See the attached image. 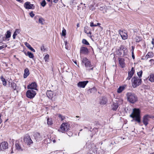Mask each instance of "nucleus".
Segmentation results:
<instances>
[{
    "mask_svg": "<svg viewBox=\"0 0 154 154\" xmlns=\"http://www.w3.org/2000/svg\"><path fill=\"white\" fill-rule=\"evenodd\" d=\"M88 49L84 47H82L80 49V54H86L88 53Z\"/></svg>",
    "mask_w": 154,
    "mask_h": 154,
    "instance_id": "16",
    "label": "nucleus"
},
{
    "mask_svg": "<svg viewBox=\"0 0 154 154\" xmlns=\"http://www.w3.org/2000/svg\"><path fill=\"white\" fill-rule=\"evenodd\" d=\"M44 21V20L42 17L40 18L38 20V22L40 23H41L42 25H43V22Z\"/></svg>",
    "mask_w": 154,
    "mask_h": 154,
    "instance_id": "33",
    "label": "nucleus"
},
{
    "mask_svg": "<svg viewBox=\"0 0 154 154\" xmlns=\"http://www.w3.org/2000/svg\"><path fill=\"white\" fill-rule=\"evenodd\" d=\"M88 82V81L79 82L77 84L78 86L80 88H84L87 83Z\"/></svg>",
    "mask_w": 154,
    "mask_h": 154,
    "instance_id": "11",
    "label": "nucleus"
},
{
    "mask_svg": "<svg viewBox=\"0 0 154 154\" xmlns=\"http://www.w3.org/2000/svg\"><path fill=\"white\" fill-rule=\"evenodd\" d=\"M7 47V45L4 44L2 46H0V50L2 49L3 48H5Z\"/></svg>",
    "mask_w": 154,
    "mask_h": 154,
    "instance_id": "44",
    "label": "nucleus"
},
{
    "mask_svg": "<svg viewBox=\"0 0 154 154\" xmlns=\"http://www.w3.org/2000/svg\"><path fill=\"white\" fill-rule=\"evenodd\" d=\"M135 39L136 42H139L141 41V39L140 37L138 36H136L135 38Z\"/></svg>",
    "mask_w": 154,
    "mask_h": 154,
    "instance_id": "36",
    "label": "nucleus"
},
{
    "mask_svg": "<svg viewBox=\"0 0 154 154\" xmlns=\"http://www.w3.org/2000/svg\"><path fill=\"white\" fill-rule=\"evenodd\" d=\"M126 85H125L123 86H121L117 89V92L118 93H120L122 92L123 90H125L126 87Z\"/></svg>",
    "mask_w": 154,
    "mask_h": 154,
    "instance_id": "21",
    "label": "nucleus"
},
{
    "mask_svg": "<svg viewBox=\"0 0 154 154\" xmlns=\"http://www.w3.org/2000/svg\"><path fill=\"white\" fill-rule=\"evenodd\" d=\"M100 25V23H98L97 24V26H99Z\"/></svg>",
    "mask_w": 154,
    "mask_h": 154,
    "instance_id": "58",
    "label": "nucleus"
},
{
    "mask_svg": "<svg viewBox=\"0 0 154 154\" xmlns=\"http://www.w3.org/2000/svg\"><path fill=\"white\" fill-rule=\"evenodd\" d=\"M132 86L134 88H136L141 83V79L137 77H134L131 79Z\"/></svg>",
    "mask_w": 154,
    "mask_h": 154,
    "instance_id": "3",
    "label": "nucleus"
},
{
    "mask_svg": "<svg viewBox=\"0 0 154 154\" xmlns=\"http://www.w3.org/2000/svg\"><path fill=\"white\" fill-rule=\"evenodd\" d=\"M15 146L17 149L18 151H21L23 150V149L21 147V146L18 143H16L15 144Z\"/></svg>",
    "mask_w": 154,
    "mask_h": 154,
    "instance_id": "29",
    "label": "nucleus"
},
{
    "mask_svg": "<svg viewBox=\"0 0 154 154\" xmlns=\"http://www.w3.org/2000/svg\"><path fill=\"white\" fill-rule=\"evenodd\" d=\"M24 5L25 8L27 9H33L35 8L34 5L30 4V3L28 2H26Z\"/></svg>",
    "mask_w": 154,
    "mask_h": 154,
    "instance_id": "9",
    "label": "nucleus"
},
{
    "mask_svg": "<svg viewBox=\"0 0 154 154\" xmlns=\"http://www.w3.org/2000/svg\"><path fill=\"white\" fill-rule=\"evenodd\" d=\"M132 57L133 59H134L135 58V57L134 55V53L133 52V51L131 52Z\"/></svg>",
    "mask_w": 154,
    "mask_h": 154,
    "instance_id": "48",
    "label": "nucleus"
},
{
    "mask_svg": "<svg viewBox=\"0 0 154 154\" xmlns=\"http://www.w3.org/2000/svg\"><path fill=\"white\" fill-rule=\"evenodd\" d=\"M119 61L120 65L121 67L123 68L125 66V60L124 59L121 58H119Z\"/></svg>",
    "mask_w": 154,
    "mask_h": 154,
    "instance_id": "19",
    "label": "nucleus"
},
{
    "mask_svg": "<svg viewBox=\"0 0 154 154\" xmlns=\"http://www.w3.org/2000/svg\"><path fill=\"white\" fill-rule=\"evenodd\" d=\"M8 144L7 142L4 141L0 144V151H4L5 150L8 149Z\"/></svg>",
    "mask_w": 154,
    "mask_h": 154,
    "instance_id": "8",
    "label": "nucleus"
},
{
    "mask_svg": "<svg viewBox=\"0 0 154 154\" xmlns=\"http://www.w3.org/2000/svg\"><path fill=\"white\" fill-rule=\"evenodd\" d=\"M29 15L31 17H33L34 16L35 14L32 12L30 13Z\"/></svg>",
    "mask_w": 154,
    "mask_h": 154,
    "instance_id": "45",
    "label": "nucleus"
},
{
    "mask_svg": "<svg viewBox=\"0 0 154 154\" xmlns=\"http://www.w3.org/2000/svg\"><path fill=\"white\" fill-rule=\"evenodd\" d=\"M149 62L151 63V64H154V60L153 59H151L149 60Z\"/></svg>",
    "mask_w": 154,
    "mask_h": 154,
    "instance_id": "46",
    "label": "nucleus"
},
{
    "mask_svg": "<svg viewBox=\"0 0 154 154\" xmlns=\"http://www.w3.org/2000/svg\"><path fill=\"white\" fill-rule=\"evenodd\" d=\"M41 50L42 51L45 52V51L46 49L45 48V47L42 45L41 47Z\"/></svg>",
    "mask_w": 154,
    "mask_h": 154,
    "instance_id": "42",
    "label": "nucleus"
},
{
    "mask_svg": "<svg viewBox=\"0 0 154 154\" xmlns=\"http://www.w3.org/2000/svg\"><path fill=\"white\" fill-rule=\"evenodd\" d=\"M27 55L30 58H33L34 57L33 54L31 52L29 51L27 52Z\"/></svg>",
    "mask_w": 154,
    "mask_h": 154,
    "instance_id": "32",
    "label": "nucleus"
},
{
    "mask_svg": "<svg viewBox=\"0 0 154 154\" xmlns=\"http://www.w3.org/2000/svg\"><path fill=\"white\" fill-rule=\"evenodd\" d=\"M49 58V55L48 54H47L45 55V57H44V59L45 60V62H46L48 61Z\"/></svg>",
    "mask_w": 154,
    "mask_h": 154,
    "instance_id": "40",
    "label": "nucleus"
},
{
    "mask_svg": "<svg viewBox=\"0 0 154 154\" xmlns=\"http://www.w3.org/2000/svg\"><path fill=\"white\" fill-rule=\"evenodd\" d=\"M1 115L0 114V124L2 122V120L1 119Z\"/></svg>",
    "mask_w": 154,
    "mask_h": 154,
    "instance_id": "56",
    "label": "nucleus"
},
{
    "mask_svg": "<svg viewBox=\"0 0 154 154\" xmlns=\"http://www.w3.org/2000/svg\"><path fill=\"white\" fill-rule=\"evenodd\" d=\"M97 26V24H94L93 26Z\"/></svg>",
    "mask_w": 154,
    "mask_h": 154,
    "instance_id": "61",
    "label": "nucleus"
},
{
    "mask_svg": "<svg viewBox=\"0 0 154 154\" xmlns=\"http://www.w3.org/2000/svg\"><path fill=\"white\" fill-rule=\"evenodd\" d=\"M16 0L18 2H21L23 1V0Z\"/></svg>",
    "mask_w": 154,
    "mask_h": 154,
    "instance_id": "55",
    "label": "nucleus"
},
{
    "mask_svg": "<svg viewBox=\"0 0 154 154\" xmlns=\"http://www.w3.org/2000/svg\"><path fill=\"white\" fill-rule=\"evenodd\" d=\"M69 128V124L67 123H63L60 127V130L62 132H64L68 130Z\"/></svg>",
    "mask_w": 154,
    "mask_h": 154,
    "instance_id": "6",
    "label": "nucleus"
},
{
    "mask_svg": "<svg viewBox=\"0 0 154 154\" xmlns=\"http://www.w3.org/2000/svg\"><path fill=\"white\" fill-rule=\"evenodd\" d=\"M36 94L35 91L32 89L28 90L26 92V97L28 98H32Z\"/></svg>",
    "mask_w": 154,
    "mask_h": 154,
    "instance_id": "5",
    "label": "nucleus"
},
{
    "mask_svg": "<svg viewBox=\"0 0 154 154\" xmlns=\"http://www.w3.org/2000/svg\"><path fill=\"white\" fill-rule=\"evenodd\" d=\"M67 44H68V43H67V41H65V45H66V49H67V48H66V45Z\"/></svg>",
    "mask_w": 154,
    "mask_h": 154,
    "instance_id": "52",
    "label": "nucleus"
},
{
    "mask_svg": "<svg viewBox=\"0 0 154 154\" xmlns=\"http://www.w3.org/2000/svg\"><path fill=\"white\" fill-rule=\"evenodd\" d=\"M41 5L43 7H45L46 5V3L45 0H44L41 3Z\"/></svg>",
    "mask_w": 154,
    "mask_h": 154,
    "instance_id": "41",
    "label": "nucleus"
},
{
    "mask_svg": "<svg viewBox=\"0 0 154 154\" xmlns=\"http://www.w3.org/2000/svg\"><path fill=\"white\" fill-rule=\"evenodd\" d=\"M142 73L143 72L142 70H140V71L137 72V74L139 78L141 77Z\"/></svg>",
    "mask_w": 154,
    "mask_h": 154,
    "instance_id": "37",
    "label": "nucleus"
},
{
    "mask_svg": "<svg viewBox=\"0 0 154 154\" xmlns=\"http://www.w3.org/2000/svg\"><path fill=\"white\" fill-rule=\"evenodd\" d=\"M91 33L90 31L89 33H87V34L88 35V36L90 37L91 38L92 37V36L91 35Z\"/></svg>",
    "mask_w": 154,
    "mask_h": 154,
    "instance_id": "47",
    "label": "nucleus"
},
{
    "mask_svg": "<svg viewBox=\"0 0 154 154\" xmlns=\"http://www.w3.org/2000/svg\"><path fill=\"white\" fill-rule=\"evenodd\" d=\"M89 61L86 58H84L82 60V62L85 64L86 63H88Z\"/></svg>",
    "mask_w": 154,
    "mask_h": 154,
    "instance_id": "38",
    "label": "nucleus"
},
{
    "mask_svg": "<svg viewBox=\"0 0 154 154\" xmlns=\"http://www.w3.org/2000/svg\"><path fill=\"white\" fill-rule=\"evenodd\" d=\"M134 48L133 47H132V48L131 49L132 52L133 51V52H134Z\"/></svg>",
    "mask_w": 154,
    "mask_h": 154,
    "instance_id": "57",
    "label": "nucleus"
},
{
    "mask_svg": "<svg viewBox=\"0 0 154 154\" xmlns=\"http://www.w3.org/2000/svg\"><path fill=\"white\" fill-rule=\"evenodd\" d=\"M82 43L83 44L85 45H89V43L85 39H83L82 40Z\"/></svg>",
    "mask_w": 154,
    "mask_h": 154,
    "instance_id": "35",
    "label": "nucleus"
},
{
    "mask_svg": "<svg viewBox=\"0 0 154 154\" xmlns=\"http://www.w3.org/2000/svg\"><path fill=\"white\" fill-rule=\"evenodd\" d=\"M77 27H79V24H78L77 25Z\"/></svg>",
    "mask_w": 154,
    "mask_h": 154,
    "instance_id": "60",
    "label": "nucleus"
},
{
    "mask_svg": "<svg viewBox=\"0 0 154 154\" xmlns=\"http://www.w3.org/2000/svg\"><path fill=\"white\" fill-rule=\"evenodd\" d=\"M58 1V0H54L53 2L55 3H57Z\"/></svg>",
    "mask_w": 154,
    "mask_h": 154,
    "instance_id": "53",
    "label": "nucleus"
},
{
    "mask_svg": "<svg viewBox=\"0 0 154 154\" xmlns=\"http://www.w3.org/2000/svg\"><path fill=\"white\" fill-rule=\"evenodd\" d=\"M130 116L133 118L135 121L140 123L141 122V116H140V111L138 109H134Z\"/></svg>",
    "mask_w": 154,
    "mask_h": 154,
    "instance_id": "1",
    "label": "nucleus"
},
{
    "mask_svg": "<svg viewBox=\"0 0 154 154\" xmlns=\"http://www.w3.org/2000/svg\"><path fill=\"white\" fill-rule=\"evenodd\" d=\"M33 136L35 140L36 141H40L42 140V136H41L39 133L37 132L34 134Z\"/></svg>",
    "mask_w": 154,
    "mask_h": 154,
    "instance_id": "12",
    "label": "nucleus"
},
{
    "mask_svg": "<svg viewBox=\"0 0 154 154\" xmlns=\"http://www.w3.org/2000/svg\"><path fill=\"white\" fill-rule=\"evenodd\" d=\"M84 32H85V33H86V34H87V33H88V32H87V31H86V30H85H85H84Z\"/></svg>",
    "mask_w": 154,
    "mask_h": 154,
    "instance_id": "59",
    "label": "nucleus"
},
{
    "mask_svg": "<svg viewBox=\"0 0 154 154\" xmlns=\"http://www.w3.org/2000/svg\"><path fill=\"white\" fill-rule=\"evenodd\" d=\"M25 45L31 51L33 52H35V50L31 46V45L29 44L27 42H26L25 43Z\"/></svg>",
    "mask_w": 154,
    "mask_h": 154,
    "instance_id": "27",
    "label": "nucleus"
},
{
    "mask_svg": "<svg viewBox=\"0 0 154 154\" xmlns=\"http://www.w3.org/2000/svg\"><path fill=\"white\" fill-rule=\"evenodd\" d=\"M151 118L152 116L150 115H146L143 116L142 121L145 126L147 125L148 124L149 119Z\"/></svg>",
    "mask_w": 154,
    "mask_h": 154,
    "instance_id": "7",
    "label": "nucleus"
},
{
    "mask_svg": "<svg viewBox=\"0 0 154 154\" xmlns=\"http://www.w3.org/2000/svg\"><path fill=\"white\" fill-rule=\"evenodd\" d=\"M94 25V24L93 22H91L90 23V26L91 27L93 26Z\"/></svg>",
    "mask_w": 154,
    "mask_h": 154,
    "instance_id": "49",
    "label": "nucleus"
},
{
    "mask_svg": "<svg viewBox=\"0 0 154 154\" xmlns=\"http://www.w3.org/2000/svg\"><path fill=\"white\" fill-rule=\"evenodd\" d=\"M23 141L25 144L29 146L33 143L30 136L28 134L25 135L23 137Z\"/></svg>",
    "mask_w": 154,
    "mask_h": 154,
    "instance_id": "4",
    "label": "nucleus"
},
{
    "mask_svg": "<svg viewBox=\"0 0 154 154\" xmlns=\"http://www.w3.org/2000/svg\"><path fill=\"white\" fill-rule=\"evenodd\" d=\"M58 117L61 119V120H63L64 119V117L63 116L61 115H59L58 116Z\"/></svg>",
    "mask_w": 154,
    "mask_h": 154,
    "instance_id": "43",
    "label": "nucleus"
},
{
    "mask_svg": "<svg viewBox=\"0 0 154 154\" xmlns=\"http://www.w3.org/2000/svg\"><path fill=\"white\" fill-rule=\"evenodd\" d=\"M48 2H50L51 1V0H47Z\"/></svg>",
    "mask_w": 154,
    "mask_h": 154,
    "instance_id": "63",
    "label": "nucleus"
},
{
    "mask_svg": "<svg viewBox=\"0 0 154 154\" xmlns=\"http://www.w3.org/2000/svg\"><path fill=\"white\" fill-rule=\"evenodd\" d=\"M55 141H55V140H53V142L54 143H55Z\"/></svg>",
    "mask_w": 154,
    "mask_h": 154,
    "instance_id": "62",
    "label": "nucleus"
},
{
    "mask_svg": "<svg viewBox=\"0 0 154 154\" xmlns=\"http://www.w3.org/2000/svg\"><path fill=\"white\" fill-rule=\"evenodd\" d=\"M5 37L4 38L5 40L10 38L11 36V32L9 30L5 34ZM3 39L4 40V38H3Z\"/></svg>",
    "mask_w": 154,
    "mask_h": 154,
    "instance_id": "25",
    "label": "nucleus"
},
{
    "mask_svg": "<svg viewBox=\"0 0 154 154\" xmlns=\"http://www.w3.org/2000/svg\"><path fill=\"white\" fill-rule=\"evenodd\" d=\"M20 30L19 29H16L14 32V34L17 35L18 34L20 33Z\"/></svg>",
    "mask_w": 154,
    "mask_h": 154,
    "instance_id": "39",
    "label": "nucleus"
},
{
    "mask_svg": "<svg viewBox=\"0 0 154 154\" xmlns=\"http://www.w3.org/2000/svg\"><path fill=\"white\" fill-rule=\"evenodd\" d=\"M152 44L154 45V38L152 39Z\"/></svg>",
    "mask_w": 154,
    "mask_h": 154,
    "instance_id": "51",
    "label": "nucleus"
},
{
    "mask_svg": "<svg viewBox=\"0 0 154 154\" xmlns=\"http://www.w3.org/2000/svg\"><path fill=\"white\" fill-rule=\"evenodd\" d=\"M29 69L27 68H26L24 70V72L23 75L24 78H26L29 75Z\"/></svg>",
    "mask_w": 154,
    "mask_h": 154,
    "instance_id": "23",
    "label": "nucleus"
},
{
    "mask_svg": "<svg viewBox=\"0 0 154 154\" xmlns=\"http://www.w3.org/2000/svg\"><path fill=\"white\" fill-rule=\"evenodd\" d=\"M149 80L151 82H154V73L150 74L149 75Z\"/></svg>",
    "mask_w": 154,
    "mask_h": 154,
    "instance_id": "28",
    "label": "nucleus"
},
{
    "mask_svg": "<svg viewBox=\"0 0 154 154\" xmlns=\"http://www.w3.org/2000/svg\"><path fill=\"white\" fill-rule=\"evenodd\" d=\"M107 102V99L106 97H103L101 100L100 103L102 105H104Z\"/></svg>",
    "mask_w": 154,
    "mask_h": 154,
    "instance_id": "26",
    "label": "nucleus"
},
{
    "mask_svg": "<svg viewBox=\"0 0 154 154\" xmlns=\"http://www.w3.org/2000/svg\"><path fill=\"white\" fill-rule=\"evenodd\" d=\"M85 66L87 67V69L89 70H90V69L91 70H93L94 67H93L91 68H90L92 66L91 65V64L90 63V61H88V63H85Z\"/></svg>",
    "mask_w": 154,
    "mask_h": 154,
    "instance_id": "22",
    "label": "nucleus"
},
{
    "mask_svg": "<svg viewBox=\"0 0 154 154\" xmlns=\"http://www.w3.org/2000/svg\"><path fill=\"white\" fill-rule=\"evenodd\" d=\"M119 32L123 39L125 40L128 38V35L126 32L120 30H119Z\"/></svg>",
    "mask_w": 154,
    "mask_h": 154,
    "instance_id": "10",
    "label": "nucleus"
},
{
    "mask_svg": "<svg viewBox=\"0 0 154 154\" xmlns=\"http://www.w3.org/2000/svg\"><path fill=\"white\" fill-rule=\"evenodd\" d=\"M119 106V105L117 101H115L113 102L112 105H111L112 109L113 110H116Z\"/></svg>",
    "mask_w": 154,
    "mask_h": 154,
    "instance_id": "15",
    "label": "nucleus"
},
{
    "mask_svg": "<svg viewBox=\"0 0 154 154\" xmlns=\"http://www.w3.org/2000/svg\"><path fill=\"white\" fill-rule=\"evenodd\" d=\"M124 46L121 45L119 48L116 51V53L118 55H121L122 54L123 51H124L123 49L124 48Z\"/></svg>",
    "mask_w": 154,
    "mask_h": 154,
    "instance_id": "13",
    "label": "nucleus"
},
{
    "mask_svg": "<svg viewBox=\"0 0 154 154\" xmlns=\"http://www.w3.org/2000/svg\"><path fill=\"white\" fill-rule=\"evenodd\" d=\"M47 124L48 125H51L53 124L52 119L51 118H48L47 119Z\"/></svg>",
    "mask_w": 154,
    "mask_h": 154,
    "instance_id": "31",
    "label": "nucleus"
},
{
    "mask_svg": "<svg viewBox=\"0 0 154 154\" xmlns=\"http://www.w3.org/2000/svg\"><path fill=\"white\" fill-rule=\"evenodd\" d=\"M126 95L128 101L131 103H134L137 100V97L134 93L128 92Z\"/></svg>",
    "mask_w": 154,
    "mask_h": 154,
    "instance_id": "2",
    "label": "nucleus"
},
{
    "mask_svg": "<svg viewBox=\"0 0 154 154\" xmlns=\"http://www.w3.org/2000/svg\"><path fill=\"white\" fill-rule=\"evenodd\" d=\"M66 29L64 28H63V30L62 31V36H65L66 35Z\"/></svg>",
    "mask_w": 154,
    "mask_h": 154,
    "instance_id": "34",
    "label": "nucleus"
},
{
    "mask_svg": "<svg viewBox=\"0 0 154 154\" xmlns=\"http://www.w3.org/2000/svg\"><path fill=\"white\" fill-rule=\"evenodd\" d=\"M14 153V152H13V151H12L11 152V153Z\"/></svg>",
    "mask_w": 154,
    "mask_h": 154,
    "instance_id": "64",
    "label": "nucleus"
},
{
    "mask_svg": "<svg viewBox=\"0 0 154 154\" xmlns=\"http://www.w3.org/2000/svg\"><path fill=\"white\" fill-rule=\"evenodd\" d=\"M1 79L3 82V85L4 86H5L6 85L7 82L3 76H2L1 77Z\"/></svg>",
    "mask_w": 154,
    "mask_h": 154,
    "instance_id": "30",
    "label": "nucleus"
},
{
    "mask_svg": "<svg viewBox=\"0 0 154 154\" xmlns=\"http://www.w3.org/2000/svg\"><path fill=\"white\" fill-rule=\"evenodd\" d=\"M37 86V84L35 82H32L28 86L27 88L32 90H36Z\"/></svg>",
    "mask_w": 154,
    "mask_h": 154,
    "instance_id": "14",
    "label": "nucleus"
},
{
    "mask_svg": "<svg viewBox=\"0 0 154 154\" xmlns=\"http://www.w3.org/2000/svg\"><path fill=\"white\" fill-rule=\"evenodd\" d=\"M73 62L76 65H77L78 66H79L77 65V62L76 61H73Z\"/></svg>",
    "mask_w": 154,
    "mask_h": 154,
    "instance_id": "54",
    "label": "nucleus"
},
{
    "mask_svg": "<svg viewBox=\"0 0 154 154\" xmlns=\"http://www.w3.org/2000/svg\"><path fill=\"white\" fill-rule=\"evenodd\" d=\"M153 56V53L152 52H149L145 57V59L147 60L148 58H152Z\"/></svg>",
    "mask_w": 154,
    "mask_h": 154,
    "instance_id": "20",
    "label": "nucleus"
},
{
    "mask_svg": "<svg viewBox=\"0 0 154 154\" xmlns=\"http://www.w3.org/2000/svg\"><path fill=\"white\" fill-rule=\"evenodd\" d=\"M134 72V67L131 68V71L128 72V76L127 78L126 79L129 80L133 75Z\"/></svg>",
    "mask_w": 154,
    "mask_h": 154,
    "instance_id": "17",
    "label": "nucleus"
},
{
    "mask_svg": "<svg viewBox=\"0 0 154 154\" xmlns=\"http://www.w3.org/2000/svg\"><path fill=\"white\" fill-rule=\"evenodd\" d=\"M16 35H15L14 34H13V38L14 39H15L16 38Z\"/></svg>",
    "mask_w": 154,
    "mask_h": 154,
    "instance_id": "50",
    "label": "nucleus"
},
{
    "mask_svg": "<svg viewBox=\"0 0 154 154\" xmlns=\"http://www.w3.org/2000/svg\"><path fill=\"white\" fill-rule=\"evenodd\" d=\"M46 95L50 99H52L53 97V93L51 91H48L46 92Z\"/></svg>",
    "mask_w": 154,
    "mask_h": 154,
    "instance_id": "18",
    "label": "nucleus"
},
{
    "mask_svg": "<svg viewBox=\"0 0 154 154\" xmlns=\"http://www.w3.org/2000/svg\"><path fill=\"white\" fill-rule=\"evenodd\" d=\"M9 82V86L12 88L13 90H15L16 88V84L13 82H12L11 83L10 82Z\"/></svg>",
    "mask_w": 154,
    "mask_h": 154,
    "instance_id": "24",
    "label": "nucleus"
}]
</instances>
